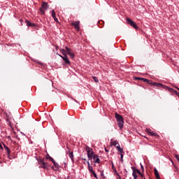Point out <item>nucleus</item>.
Segmentation results:
<instances>
[{
  "label": "nucleus",
  "mask_w": 179,
  "mask_h": 179,
  "mask_svg": "<svg viewBox=\"0 0 179 179\" xmlns=\"http://www.w3.org/2000/svg\"><path fill=\"white\" fill-rule=\"evenodd\" d=\"M141 170H143V171L145 170V168H143V165H142V164H141Z\"/></svg>",
  "instance_id": "31"
},
{
  "label": "nucleus",
  "mask_w": 179,
  "mask_h": 179,
  "mask_svg": "<svg viewBox=\"0 0 179 179\" xmlns=\"http://www.w3.org/2000/svg\"><path fill=\"white\" fill-rule=\"evenodd\" d=\"M55 10H52V17H53V18H55Z\"/></svg>",
  "instance_id": "25"
},
{
  "label": "nucleus",
  "mask_w": 179,
  "mask_h": 179,
  "mask_svg": "<svg viewBox=\"0 0 179 179\" xmlns=\"http://www.w3.org/2000/svg\"><path fill=\"white\" fill-rule=\"evenodd\" d=\"M55 22H58V18L57 17H55V18H53Z\"/></svg>",
  "instance_id": "32"
},
{
  "label": "nucleus",
  "mask_w": 179,
  "mask_h": 179,
  "mask_svg": "<svg viewBox=\"0 0 179 179\" xmlns=\"http://www.w3.org/2000/svg\"><path fill=\"white\" fill-rule=\"evenodd\" d=\"M169 90H171L172 92H174V93L176 94L177 96H179V92L173 90L172 88H169Z\"/></svg>",
  "instance_id": "23"
},
{
  "label": "nucleus",
  "mask_w": 179,
  "mask_h": 179,
  "mask_svg": "<svg viewBox=\"0 0 179 179\" xmlns=\"http://www.w3.org/2000/svg\"><path fill=\"white\" fill-rule=\"evenodd\" d=\"M144 179H146V178H144Z\"/></svg>",
  "instance_id": "41"
},
{
  "label": "nucleus",
  "mask_w": 179,
  "mask_h": 179,
  "mask_svg": "<svg viewBox=\"0 0 179 179\" xmlns=\"http://www.w3.org/2000/svg\"><path fill=\"white\" fill-rule=\"evenodd\" d=\"M137 173V174H139V176H141V177L143 178V174H142V173L141 172V171L138 169H136V173Z\"/></svg>",
  "instance_id": "19"
},
{
  "label": "nucleus",
  "mask_w": 179,
  "mask_h": 179,
  "mask_svg": "<svg viewBox=\"0 0 179 179\" xmlns=\"http://www.w3.org/2000/svg\"><path fill=\"white\" fill-rule=\"evenodd\" d=\"M88 166V171L92 174L94 171L93 170V166L90 165V162L89 161L87 162Z\"/></svg>",
  "instance_id": "11"
},
{
  "label": "nucleus",
  "mask_w": 179,
  "mask_h": 179,
  "mask_svg": "<svg viewBox=\"0 0 179 179\" xmlns=\"http://www.w3.org/2000/svg\"><path fill=\"white\" fill-rule=\"evenodd\" d=\"M101 176L102 178L106 179V177L104 176V171H101Z\"/></svg>",
  "instance_id": "24"
},
{
  "label": "nucleus",
  "mask_w": 179,
  "mask_h": 179,
  "mask_svg": "<svg viewBox=\"0 0 179 179\" xmlns=\"http://www.w3.org/2000/svg\"><path fill=\"white\" fill-rule=\"evenodd\" d=\"M115 117L117 122V125L120 129H122L124 128V117H122V116L118 113H115Z\"/></svg>",
  "instance_id": "1"
},
{
  "label": "nucleus",
  "mask_w": 179,
  "mask_h": 179,
  "mask_svg": "<svg viewBox=\"0 0 179 179\" xmlns=\"http://www.w3.org/2000/svg\"><path fill=\"white\" fill-rule=\"evenodd\" d=\"M56 47V50H58V46H55Z\"/></svg>",
  "instance_id": "38"
},
{
  "label": "nucleus",
  "mask_w": 179,
  "mask_h": 179,
  "mask_svg": "<svg viewBox=\"0 0 179 179\" xmlns=\"http://www.w3.org/2000/svg\"><path fill=\"white\" fill-rule=\"evenodd\" d=\"M154 173H155V176L156 178L160 179V176L159 175V171H157V169L156 168H155Z\"/></svg>",
  "instance_id": "13"
},
{
  "label": "nucleus",
  "mask_w": 179,
  "mask_h": 179,
  "mask_svg": "<svg viewBox=\"0 0 179 179\" xmlns=\"http://www.w3.org/2000/svg\"><path fill=\"white\" fill-rule=\"evenodd\" d=\"M69 156L71 160H73V152H69Z\"/></svg>",
  "instance_id": "22"
},
{
  "label": "nucleus",
  "mask_w": 179,
  "mask_h": 179,
  "mask_svg": "<svg viewBox=\"0 0 179 179\" xmlns=\"http://www.w3.org/2000/svg\"><path fill=\"white\" fill-rule=\"evenodd\" d=\"M49 159H50V160L52 162H53L55 161V160H54V159H52V157H49Z\"/></svg>",
  "instance_id": "30"
},
{
  "label": "nucleus",
  "mask_w": 179,
  "mask_h": 179,
  "mask_svg": "<svg viewBox=\"0 0 179 179\" xmlns=\"http://www.w3.org/2000/svg\"><path fill=\"white\" fill-rule=\"evenodd\" d=\"M127 24L131 26V27H133L134 29H138V26H136V24H135V22L132 21V20H131L130 18H127Z\"/></svg>",
  "instance_id": "4"
},
{
  "label": "nucleus",
  "mask_w": 179,
  "mask_h": 179,
  "mask_svg": "<svg viewBox=\"0 0 179 179\" xmlns=\"http://www.w3.org/2000/svg\"><path fill=\"white\" fill-rule=\"evenodd\" d=\"M62 52L63 55H65V49H62Z\"/></svg>",
  "instance_id": "29"
},
{
  "label": "nucleus",
  "mask_w": 179,
  "mask_h": 179,
  "mask_svg": "<svg viewBox=\"0 0 179 179\" xmlns=\"http://www.w3.org/2000/svg\"><path fill=\"white\" fill-rule=\"evenodd\" d=\"M105 152H108V150H107V149H105Z\"/></svg>",
  "instance_id": "37"
},
{
  "label": "nucleus",
  "mask_w": 179,
  "mask_h": 179,
  "mask_svg": "<svg viewBox=\"0 0 179 179\" xmlns=\"http://www.w3.org/2000/svg\"><path fill=\"white\" fill-rule=\"evenodd\" d=\"M83 160H84L85 162H86V159H85V158H83Z\"/></svg>",
  "instance_id": "36"
},
{
  "label": "nucleus",
  "mask_w": 179,
  "mask_h": 179,
  "mask_svg": "<svg viewBox=\"0 0 179 179\" xmlns=\"http://www.w3.org/2000/svg\"><path fill=\"white\" fill-rule=\"evenodd\" d=\"M3 145L4 146L5 150H6V152H7L8 155L10 156V149H9L8 148V146H6L4 143H3Z\"/></svg>",
  "instance_id": "16"
},
{
  "label": "nucleus",
  "mask_w": 179,
  "mask_h": 179,
  "mask_svg": "<svg viewBox=\"0 0 179 179\" xmlns=\"http://www.w3.org/2000/svg\"><path fill=\"white\" fill-rule=\"evenodd\" d=\"M26 22H27V26L28 27H34V26H35L34 23H31V22L28 21V20H26Z\"/></svg>",
  "instance_id": "14"
},
{
  "label": "nucleus",
  "mask_w": 179,
  "mask_h": 179,
  "mask_svg": "<svg viewBox=\"0 0 179 179\" xmlns=\"http://www.w3.org/2000/svg\"><path fill=\"white\" fill-rule=\"evenodd\" d=\"M176 88H177V90L179 91V88H178V87H176Z\"/></svg>",
  "instance_id": "40"
},
{
  "label": "nucleus",
  "mask_w": 179,
  "mask_h": 179,
  "mask_svg": "<svg viewBox=\"0 0 179 179\" xmlns=\"http://www.w3.org/2000/svg\"><path fill=\"white\" fill-rule=\"evenodd\" d=\"M87 155L89 160H92V159H96L97 157V155L94 154L93 151V148L87 146L86 147Z\"/></svg>",
  "instance_id": "2"
},
{
  "label": "nucleus",
  "mask_w": 179,
  "mask_h": 179,
  "mask_svg": "<svg viewBox=\"0 0 179 179\" xmlns=\"http://www.w3.org/2000/svg\"><path fill=\"white\" fill-rule=\"evenodd\" d=\"M113 145L114 146H115V148H117V146H118V145H120V143H117V141L113 142Z\"/></svg>",
  "instance_id": "27"
},
{
  "label": "nucleus",
  "mask_w": 179,
  "mask_h": 179,
  "mask_svg": "<svg viewBox=\"0 0 179 179\" xmlns=\"http://www.w3.org/2000/svg\"><path fill=\"white\" fill-rule=\"evenodd\" d=\"M136 80H143V82H149V80L147 78L136 77Z\"/></svg>",
  "instance_id": "17"
},
{
  "label": "nucleus",
  "mask_w": 179,
  "mask_h": 179,
  "mask_svg": "<svg viewBox=\"0 0 179 179\" xmlns=\"http://www.w3.org/2000/svg\"><path fill=\"white\" fill-rule=\"evenodd\" d=\"M0 150H3V147L2 146V143L0 142Z\"/></svg>",
  "instance_id": "28"
},
{
  "label": "nucleus",
  "mask_w": 179,
  "mask_h": 179,
  "mask_svg": "<svg viewBox=\"0 0 179 179\" xmlns=\"http://www.w3.org/2000/svg\"><path fill=\"white\" fill-rule=\"evenodd\" d=\"M52 163L56 169L54 170H58V169H59V165L58 164V163H57L55 161H53Z\"/></svg>",
  "instance_id": "18"
},
{
  "label": "nucleus",
  "mask_w": 179,
  "mask_h": 179,
  "mask_svg": "<svg viewBox=\"0 0 179 179\" xmlns=\"http://www.w3.org/2000/svg\"><path fill=\"white\" fill-rule=\"evenodd\" d=\"M131 170L133 171L132 176L134 177V179H138V175L136 174V168H135V166H131Z\"/></svg>",
  "instance_id": "8"
},
{
  "label": "nucleus",
  "mask_w": 179,
  "mask_h": 179,
  "mask_svg": "<svg viewBox=\"0 0 179 179\" xmlns=\"http://www.w3.org/2000/svg\"><path fill=\"white\" fill-rule=\"evenodd\" d=\"M112 169H114V164L112 162Z\"/></svg>",
  "instance_id": "35"
},
{
  "label": "nucleus",
  "mask_w": 179,
  "mask_h": 179,
  "mask_svg": "<svg viewBox=\"0 0 179 179\" xmlns=\"http://www.w3.org/2000/svg\"><path fill=\"white\" fill-rule=\"evenodd\" d=\"M74 101H76V103H78V101H77V100L74 99Z\"/></svg>",
  "instance_id": "39"
},
{
  "label": "nucleus",
  "mask_w": 179,
  "mask_h": 179,
  "mask_svg": "<svg viewBox=\"0 0 179 179\" xmlns=\"http://www.w3.org/2000/svg\"><path fill=\"white\" fill-rule=\"evenodd\" d=\"M92 79L93 80H94V82H96V83H99V78H97V77L93 76Z\"/></svg>",
  "instance_id": "21"
},
{
  "label": "nucleus",
  "mask_w": 179,
  "mask_h": 179,
  "mask_svg": "<svg viewBox=\"0 0 179 179\" xmlns=\"http://www.w3.org/2000/svg\"><path fill=\"white\" fill-rule=\"evenodd\" d=\"M116 149H117L118 152H120V153H124V149L121 148L120 144H117V145H116Z\"/></svg>",
  "instance_id": "15"
},
{
  "label": "nucleus",
  "mask_w": 179,
  "mask_h": 179,
  "mask_svg": "<svg viewBox=\"0 0 179 179\" xmlns=\"http://www.w3.org/2000/svg\"><path fill=\"white\" fill-rule=\"evenodd\" d=\"M79 24H80V22L79 21H76L71 23V25L73 26L75 29L78 30V31H79L80 29Z\"/></svg>",
  "instance_id": "7"
},
{
  "label": "nucleus",
  "mask_w": 179,
  "mask_h": 179,
  "mask_svg": "<svg viewBox=\"0 0 179 179\" xmlns=\"http://www.w3.org/2000/svg\"><path fill=\"white\" fill-rule=\"evenodd\" d=\"M65 48L68 55H69V57L71 58H75V54L72 52V50L68 48V46H66Z\"/></svg>",
  "instance_id": "5"
},
{
  "label": "nucleus",
  "mask_w": 179,
  "mask_h": 179,
  "mask_svg": "<svg viewBox=\"0 0 179 179\" xmlns=\"http://www.w3.org/2000/svg\"><path fill=\"white\" fill-rule=\"evenodd\" d=\"M120 157H121V159H122H122H124V155H123L122 154H121V155H120Z\"/></svg>",
  "instance_id": "33"
},
{
  "label": "nucleus",
  "mask_w": 179,
  "mask_h": 179,
  "mask_svg": "<svg viewBox=\"0 0 179 179\" xmlns=\"http://www.w3.org/2000/svg\"><path fill=\"white\" fill-rule=\"evenodd\" d=\"M94 160V163H100V159L99 158V155H97V157H95Z\"/></svg>",
  "instance_id": "20"
},
{
  "label": "nucleus",
  "mask_w": 179,
  "mask_h": 179,
  "mask_svg": "<svg viewBox=\"0 0 179 179\" xmlns=\"http://www.w3.org/2000/svg\"><path fill=\"white\" fill-rule=\"evenodd\" d=\"M48 165L47 163L44 162L43 159H41L39 162V168L41 169H48Z\"/></svg>",
  "instance_id": "6"
},
{
  "label": "nucleus",
  "mask_w": 179,
  "mask_h": 179,
  "mask_svg": "<svg viewBox=\"0 0 179 179\" xmlns=\"http://www.w3.org/2000/svg\"><path fill=\"white\" fill-rule=\"evenodd\" d=\"M59 57H61L62 59V58H64V56H62V55H59Z\"/></svg>",
  "instance_id": "34"
},
{
  "label": "nucleus",
  "mask_w": 179,
  "mask_h": 179,
  "mask_svg": "<svg viewBox=\"0 0 179 179\" xmlns=\"http://www.w3.org/2000/svg\"><path fill=\"white\" fill-rule=\"evenodd\" d=\"M147 132L148 135H150V136H157V134L152 131L150 129H147Z\"/></svg>",
  "instance_id": "10"
},
{
  "label": "nucleus",
  "mask_w": 179,
  "mask_h": 179,
  "mask_svg": "<svg viewBox=\"0 0 179 179\" xmlns=\"http://www.w3.org/2000/svg\"><path fill=\"white\" fill-rule=\"evenodd\" d=\"M62 59L64 61L65 65H69V64H71L69 58H68V55H66V54L64 55V57H62Z\"/></svg>",
  "instance_id": "9"
},
{
  "label": "nucleus",
  "mask_w": 179,
  "mask_h": 179,
  "mask_svg": "<svg viewBox=\"0 0 179 179\" xmlns=\"http://www.w3.org/2000/svg\"><path fill=\"white\" fill-rule=\"evenodd\" d=\"M92 174H93L94 177L96 179H99V178L97 177V174H96V172H92Z\"/></svg>",
  "instance_id": "26"
},
{
  "label": "nucleus",
  "mask_w": 179,
  "mask_h": 179,
  "mask_svg": "<svg viewBox=\"0 0 179 179\" xmlns=\"http://www.w3.org/2000/svg\"><path fill=\"white\" fill-rule=\"evenodd\" d=\"M47 9H48V4L45 2H43L42 3L41 8H40L41 14L44 15L45 13V10H47Z\"/></svg>",
  "instance_id": "3"
},
{
  "label": "nucleus",
  "mask_w": 179,
  "mask_h": 179,
  "mask_svg": "<svg viewBox=\"0 0 179 179\" xmlns=\"http://www.w3.org/2000/svg\"><path fill=\"white\" fill-rule=\"evenodd\" d=\"M152 86H155L156 87H164V85L162 83H152Z\"/></svg>",
  "instance_id": "12"
}]
</instances>
